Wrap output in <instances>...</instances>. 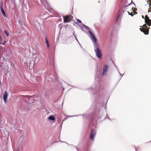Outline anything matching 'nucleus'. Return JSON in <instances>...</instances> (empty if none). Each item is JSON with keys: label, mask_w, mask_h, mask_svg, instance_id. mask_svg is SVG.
Here are the masks:
<instances>
[{"label": "nucleus", "mask_w": 151, "mask_h": 151, "mask_svg": "<svg viewBox=\"0 0 151 151\" xmlns=\"http://www.w3.org/2000/svg\"><path fill=\"white\" fill-rule=\"evenodd\" d=\"M127 12H128V13H129V15H131L132 16H133V14H134V12H132L131 13H129V12L128 11H127Z\"/></svg>", "instance_id": "15"}, {"label": "nucleus", "mask_w": 151, "mask_h": 151, "mask_svg": "<svg viewBox=\"0 0 151 151\" xmlns=\"http://www.w3.org/2000/svg\"><path fill=\"white\" fill-rule=\"evenodd\" d=\"M149 2L150 3L149 4V7H150V9H151V0H149L147 1V4Z\"/></svg>", "instance_id": "12"}, {"label": "nucleus", "mask_w": 151, "mask_h": 151, "mask_svg": "<svg viewBox=\"0 0 151 151\" xmlns=\"http://www.w3.org/2000/svg\"><path fill=\"white\" fill-rule=\"evenodd\" d=\"M108 69V67L107 65H105L104 67L103 68V72L102 73V75H104L106 74V73L107 72Z\"/></svg>", "instance_id": "6"}, {"label": "nucleus", "mask_w": 151, "mask_h": 151, "mask_svg": "<svg viewBox=\"0 0 151 151\" xmlns=\"http://www.w3.org/2000/svg\"><path fill=\"white\" fill-rule=\"evenodd\" d=\"M96 134V131L94 129H92L90 136V138L92 140L94 139Z\"/></svg>", "instance_id": "5"}, {"label": "nucleus", "mask_w": 151, "mask_h": 151, "mask_svg": "<svg viewBox=\"0 0 151 151\" xmlns=\"http://www.w3.org/2000/svg\"><path fill=\"white\" fill-rule=\"evenodd\" d=\"M3 2L1 1V2L0 4V8L1 9V12L2 14H3L5 13L4 11V9L3 8Z\"/></svg>", "instance_id": "10"}, {"label": "nucleus", "mask_w": 151, "mask_h": 151, "mask_svg": "<svg viewBox=\"0 0 151 151\" xmlns=\"http://www.w3.org/2000/svg\"><path fill=\"white\" fill-rule=\"evenodd\" d=\"M73 18L71 15H67L63 17L64 22L65 23L70 22Z\"/></svg>", "instance_id": "2"}, {"label": "nucleus", "mask_w": 151, "mask_h": 151, "mask_svg": "<svg viewBox=\"0 0 151 151\" xmlns=\"http://www.w3.org/2000/svg\"><path fill=\"white\" fill-rule=\"evenodd\" d=\"M3 14L4 16L5 17H6V14H5V13H3V14Z\"/></svg>", "instance_id": "17"}, {"label": "nucleus", "mask_w": 151, "mask_h": 151, "mask_svg": "<svg viewBox=\"0 0 151 151\" xmlns=\"http://www.w3.org/2000/svg\"><path fill=\"white\" fill-rule=\"evenodd\" d=\"M142 18H144V16H143L142 15Z\"/></svg>", "instance_id": "20"}, {"label": "nucleus", "mask_w": 151, "mask_h": 151, "mask_svg": "<svg viewBox=\"0 0 151 151\" xmlns=\"http://www.w3.org/2000/svg\"><path fill=\"white\" fill-rule=\"evenodd\" d=\"M145 22L148 26L151 25V20L150 19L147 15L145 16Z\"/></svg>", "instance_id": "4"}, {"label": "nucleus", "mask_w": 151, "mask_h": 151, "mask_svg": "<svg viewBox=\"0 0 151 151\" xmlns=\"http://www.w3.org/2000/svg\"><path fill=\"white\" fill-rule=\"evenodd\" d=\"M48 119L49 120H51L53 121H54L55 120V118L52 116H49L48 117Z\"/></svg>", "instance_id": "11"}, {"label": "nucleus", "mask_w": 151, "mask_h": 151, "mask_svg": "<svg viewBox=\"0 0 151 151\" xmlns=\"http://www.w3.org/2000/svg\"><path fill=\"white\" fill-rule=\"evenodd\" d=\"M151 10L150 9H149L148 11V12H150V11H151Z\"/></svg>", "instance_id": "19"}, {"label": "nucleus", "mask_w": 151, "mask_h": 151, "mask_svg": "<svg viewBox=\"0 0 151 151\" xmlns=\"http://www.w3.org/2000/svg\"><path fill=\"white\" fill-rule=\"evenodd\" d=\"M46 45H47V47L48 48L49 47V43L48 44H46Z\"/></svg>", "instance_id": "18"}, {"label": "nucleus", "mask_w": 151, "mask_h": 151, "mask_svg": "<svg viewBox=\"0 0 151 151\" xmlns=\"http://www.w3.org/2000/svg\"><path fill=\"white\" fill-rule=\"evenodd\" d=\"M8 96V93L6 91H5L3 96V99L5 103H6L7 101V98Z\"/></svg>", "instance_id": "7"}, {"label": "nucleus", "mask_w": 151, "mask_h": 151, "mask_svg": "<svg viewBox=\"0 0 151 151\" xmlns=\"http://www.w3.org/2000/svg\"><path fill=\"white\" fill-rule=\"evenodd\" d=\"M81 23V22L80 20H79L78 19H77L76 24H78V23Z\"/></svg>", "instance_id": "14"}, {"label": "nucleus", "mask_w": 151, "mask_h": 151, "mask_svg": "<svg viewBox=\"0 0 151 151\" xmlns=\"http://www.w3.org/2000/svg\"><path fill=\"white\" fill-rule=\"evenodd\" d=\"M89 34L91 36L92 38L94 41V42H97V40L95 37V36L94 35L92 34V33L90 31L89 32Z\"/></svg>", "instance_id": "9"}, {"label": "nucleus", "mask_w": 151, "mask_h": 151, "mask_svg": "<svg viewBox=\"0 0 151 151\" xmlns=\"http://www.w3.org/2000/svg\"><path fill=\"white\" fill-rule=\"evenodd\" d=\"M95 51L96 56L99 58L101 59L102 56V54L99 49L97 48L96 49H95Z\"/></svg>", "instance_id": "3"}, {"label": "nucleus", "mask_w": 151, "mask_h": 151, "mask_svg": "<svg viewBox=\"0 0 151 151\" xmlns=\"http://www.w3.org/2000/svg\"><path fill=\"white\" fill-rule=\"evenodd\" d=\"M45 39H46V41H45L46 44H48L49 43L46 37H45Z\"/></svg>", "instance_id": "16"}, {"label": "nucleus", "mask_w": 151, "mask_h": 151, "mask_svg": "<svg viewBox=\"0 0 151 151\" xmlns=\"http://www.w3.org/2000/svg\"><path fill=\"white\" fill-rule=\"evenodd\" d=\"M4 32L6 35L7 36H8L9 35V32L6 30H5L4 31Z\"/></svg>", "instance_id": "13"}, {"label": "nucleus", "mask_w": 151, "mask_h": 151, "mask_svg": "<svg viewBox=\"0 0 151 151\" xmlns=\"http://www.w3.org/2000/svg\"><path fill=\"white\" fill-rule=\"evenodd\" d=\"M119 14H118L117 17L116 19V21L120 17L122 14L124 12V11L122 9H121L120 10Z\"/></svg>", "instance_id": "8"}, {"label": "nucleus", "mask_w": 151, "mask_h": 151, "mask_svg": "<svg viewBox=\"0 0 151 151\" xmlns=\"http://www.w3.org/2000/svg\"><path fill=\"white\" fill-rule=\"evenodd\" d=\"M142 27L140 28V30L143 32L145 34L148 35L150 28L148 27L146 24H145L142 26H140V27Z\"/></svg>", "instance_id": "1"}]
</instances>
